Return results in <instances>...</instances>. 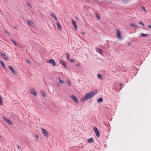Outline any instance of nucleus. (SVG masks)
<instances>
[{
  "label": "nucleus",
  "instance_id": "nucleus-30",
  "mask_svg": "<svg viewBox=\"0 0 151 151\" xmlns=\"http://www.w3.org/2000/svg\"><path fill=\"white\" fill-rule=\"evenodd\" d=\"M103 99L102 98H100L97 100V102H100L103 101Z\"/></svg>",
  "mask_w": 151,
  "mask_h": 151
},
{
  "label": "nucleus",
  "instance_id": "nucleus-6",
  "mask_svg": "<svg viewBox=\"0 0 151 151\" xmlns=\"http://www.w3.org/2000/svg\"><path fill=\"white\" fill-rule=\"evenodd\" d=\"M47 63L51 64L53 66H55L56 65V63L55 60L52 59H50L49 61H47Z\"/></svg>",
  "mask_w": 151,
  "mask_h": 151
},
{
  "label": "nucleus",
  "instance_id": "nucleus-41",
  "mask_svg": "<svg viewBox=\"0 0 151 151\" xmlns=\"http://www.w3.org/2000/svg\"><path fill=\"white\" fill-rule=\"evenodd\" d=\"M17 148H18V149H19V146L17 145Z\"/></svg>",
  "mask_w": 151,
  "mask_h": 151
},
{
  "label": "nucleus",
  "instance_id": "nucleus-21",
  "mask_svg": "<svg viewBox=\"0 0 151 151\" xmlns=\"http://www.w3.org/2000/svg\"><path fill=\"white\" fill-rule=\"evenodd\" d=\"M93 140V139L92 138H91L90 139H88L87 140L88 142L91 143L92 142Z\"/></svg>",
  "mask_w": 151,
  "mask_h": 151
},
{
  "label": "nucleus",
  "instance_id": "nucleus-36",
  "mask_svg": "<svg viewBox=\"0 0 151 151\" xmlns=\"http://www.w3.org/2000/svg\"><path fill=\"white\" fill-rule=\"evenodd\" d=\"M81 33L82 35H83L85 34V33L84 32H81Z\"/></svg>",
  "mask_w": 151,
  "mask_h": 151
},
{
  "label": "nucleus",
  "instance_id": "nucleus-42",
  "mask_svg": "<svg viewBox=\"0 0 151 151\" xmlns=\"http://www.w3.org/2000/svg\"><path fill=\"white\" fill-rule=\"evenodd\" d=\"M1 137V136L0 135V138Z\"/></svg>",
  "mask_w": 151,
  "mask_h": 151
},
{
  "label": "nucleus",
  "instance_id": "nucleus-3",
  "mask_svg": "<svg viewBox=\"0 0 151 151\" xmlns=\"http://www.w3.org/2000/svg\"><path fill=\"white\" fill-rule=\"evenodd\" d=\"M70 97L77 104H78V101L76 96H74L73 94H71L70 95Z\"/></svg>",
  "mask_w": 151,
  "mask_h": 151
},
{
  "label": "nucleus",
  "instance_id": "nucleus-24",
  "mask_svg": "<svg viewBox=\"0 0 151 151\" xmlns=\"http://www.w3.org/2000/svg\"><path fill=\"white\" fill-rule=\"evenodd\" d=\"M3 104L2 98L0 95V105H2Z\"/></svg>",
  "mask_w": 151,
  "mask_h": 151
},
{
  "label": "nucleus",
  "instance_id": "nucleus-29",
  "mask_svg": "<svg viewBox=\"0 0 151 151\" xmlns=\"http://www.w3.org/2000/svg\"><path fill=\"white\" fill-rule=\"evenodd\" d=\"M96 15L97 18L98 19H100V17L99 16V15L98 14H96Z\"/></svg>",
  "mask_w": 151,
  "mask_h": 151
},
{
  "label": "nucleus",
  "instance_id": "nucleus-27",
  "mask_svg": "<svg viewBox=\"0 0 151 151\" xmlns=\"http://www.w3.org/2000/svg\"><path fill=\"white\" fill-rule=\"evenodd\" d=\"M58 78L59 79L60 83L62 84H63L64 83V82L63 81L61 80L59 77Z\"/></svg>",
  "mask_w": 151,
  "mask_h": 151
},
{
  "label": "nucleus",
  "instance_id": "nucleus-39",
  "mask_svg": "<svg viewBox=\"0 0 151 151\" xmlns=\"http://www.w3.org/2000/svg\"><path fill=\"white\" fill-rule=\"evenodd\" d=\"M119 85H120V86H122V85H123V84H122V83H119Z\"/></svg>",
  "mask_w": 151,
  "mask_h": 151
},
{
  "label": "nucleus",
  "instance_id": "nucleus-4",
  "mask_svg": "<svg viewBox=\"0 0 151 151\" xmlns=\"http://www.w3.org/2000/svg\"><path fill=\"white\" fill-rule=\"evenodd\" d=\"M29 91L34 96H37V93L36 90L33 88H31L29 89Z\"/></svg>",
  "mask_w": 151,
  "mask_h": 151
},
{
  "label": "nucleus",
  "instance_id": "nucleus-37",
  "mask_svg": "<svg viewBox=\"0 0 151 151\" xmlns=\"http://www.w3.org/2000/svg\"><path fill=\"white\" fill-rule=\"evenodd\" d=\"M147 27L150 28V29H151V25H147Z\"/></svg>",
  "mask_w": 151,
  "mask_h": 151
},
{
  "label": "nucleus",
  "instance_id": "nucleus-40",
  "mask_svg": "<svg viewBox=\"0 0 151 151\" xmlns=\"http://www.w3.org/2000/svg\"><path fill=\"white\" fill-rule=\"evenodd\" d=\"M76 66H78V67L79 66H80V65L79 64H76Z\"/></svg>",
  "mask_w": 151,
  "mask_h": 151
},
{
  "label": "nucleus",
  "instance_id": "nucleus-22",
  "mask_svg": "<svg viewBox=\"0 0 151 151\" xmlns=\"http://www.w3.org/2000/svg\"><path fill=\"white\" fill-rule=\"evenodd\" d=\"M66 84L69 86H70L71 85V83L70 81L68 80L66 81Z\"/></svg>",
  "mask_w": 151,
  "mask_h": 151
},
{
  "label": "nucleus",
  "instance_id": "nucleus-7",
  "mask_svg": "<svg viewBox=\"0 0 151 151\" xmlns=\"http://www.w3.org/2000/svg\"><path fill=\"white\" fill-rule=\"evenodd\" d=\"M93 130L95 131V132L96 133V136L98 137H99L100 136V134L99 132L98 129L96 127H95L93 128Z\"/></svg>",
  "mask_w": 151,
  "mask_h": 151
},
{
  "label": "nucleus",
  "instance_id": "nucleus-25",
  "mask_svg": "<svg viewBox=\"0 0 151 151\" xmlns=\"http://www.w3.org/2000/svg\"><path fill=\"white\" fill-rule=\"evenodd\" d=\"M138 23L139 24L141 25L142 26H144L145 25L141 21H138Z\"/></svg>",
  "mask_w": 151,
  "mask_h": 151
},
{
  "label": "nucleus",
  "instance_id": "nucleus-10",
  "mask_svg": "<svg viewBox=\"0 0 151 151\" xmlns=\"http://www.w3.org/2000/svg\"><path fill=\"white\" fill-rule=\"evenodd\" d=\"M27 23L29 26L32 27H35L34 24L32 21L28 20Z\"/></svg>",
  "mask_w": 151,
  "mask_h": 151
},
{
  "label": "nucleus",
  "instance_id": "nucleus-16",
  "mask_svg": "<svg viewBox=\"0 0 151 151\" xmlns=\"http://www.w3.org/2000/svg\"><path fill=\"white\" fill-rule=\"evenodd\" d=\"M50 15L56 21H57L58 20V19L55 15L53 13H51L50 14Z\"/></svg>",
  "mask_w": 151,
  "mask_h": 151
},
{
  "label": "nucleus",
  "instance_id": "nucleus-17",
  "mask_svg": "<svg viewBox=\"0 0 151 151\" xmlns=\"http://www.w3.org/2000/svg\"><path fill=\"white\" fill-rule=\"evenodd\" d=\"M56 25L58 27V28L59 30H61L62 28L60 24L58 22H57Z\"/></svg>",
  "mask_w": 151,
  "mask_h": 151
},
{
  "label": "nucleus",
  "instance_id": "nucleus-34",
  "mask_svg": "<svg viewBox=\"0 0 151 151\" xmlns=\"http://www.w3.org/2000/svg\"><path fill=\"white\" fill-rule=\"evenodd\" d=\"M34 135L35 137H36L37 138H39L37 134H35Z\"/></svg>",
  "mask_w": 151,
  "mask_h": 151
},
{
  "label": "nucleus",
  "instance_id": "nucleus-9",
  "mask_svg": "<svg viewBox=\"0 0 151 151\" xmlns=\"http://www.w3.org/2000/svg\"><path fill=\"white\" fill-rule=\"evenodd\" d=\"M3 118L4 120L10 125H12L13 124L12 122L9 119H7L4 116L3 117Z\"/></svg>",
  "mask_w": 151,
  "mask_h": 151
},
{
  "label": "nucleus",
  "instance_id": "nucleus-5",
  "mask_svg": "<svg viewBox=\"0 0 151 151\" xmlns=\"http://www.w3.org/2000/svg\"><path fill=\"white\" fill-rule=\"evenodd\" d=\"M9 69L11 71L12 73L14 74H17V71H15L13 67L11 65L8 66Z\"/></svg>",
  "mask_w": 151,
  "mask_h": 151
},
{
  "label": "nucleus",
  "instance_id": "nucleus-2",
  "mask_svg": "<svg viewBox=\"0 0 151 151\" xmlns=\"http://www.w3.org/2000/svg\"><path fill=\"white\" fill-rule=\"evenodd\" d=\"M116 35L119 39L121 40L122 39V37L121 35V32L119 29L117 28L116 29Z\"/></svg>",
  "mask_w": 151,
  "mask_h": 151
},
{
  "label": "nucleus",
  "instance_id": "nucleus-18",
  "mask_svg": "<svg viewBox=\"0 0 151 151\" xmlns=\"http://www.w3.org/2000/svg\"><path fill=\"white\" fill-rule=\"evenodd\" d=\"M0 63L1 65L3 67V68L5 69L6 68V66L4 62L0 60Z\"/></svg>",
  "mask_w": 151,
  "mask_h": 151
},
{
  "label": "nucleus",
  "instance_id": "nucleus-28",
  "mask_svg": "<svg viewBox=\"0 0 151 151\" xmlns=\"http://www.w3.org/2000/svg\"><path fill=\"white\" fill-rule=\"evenodd\" d=\"M65 55H67V60L68 61L70 59H69L70 57V55L69 54L67 53L65 54Z\"/></svg>",
  "mask_w": 151,
  "mask_h": 151
},
{
  "label": "nucleus",
  "instance_id": "nucleus-12",
  "mask_svg": "<svg viewBox=\"0 0 151 151\" xmlns=\"http://www.w3.org/2000/svg\"><path fill=\"white\" fill-rule=\"evenodd\" d=\"M2 57L5 60H9V58L7 57L4 54H3L2 53H0Z\"/></svg>",
  "mask_w": 151,
  "mask_h": 151
},
{
  "label": "nucleus",
  "instance_id": "nucleus-15",
  "mask_svg": "<svg viewBox=\"0 0 151 151\" xmlns=\"http://www.w3.org/2000/svg\"><path fill=\"white\" fill-rule=\"evenodd\" d=\"M40 93L42 94V95L43 97H46V95L45 91L44 90H42L41 91Z\"/></svg>",
  "mask_w": 151,
  "mask_h": 151
},
{
  "label": "nucleus",
  "instance_id": "nucleus-31",
  "mask_svg": "<svg viewBox=\"0 0 151 151\" xmlns=\"http://www.w3.org/2000/svg\"><path fill=\"white\" fill-rule=\"evenodd\" d=\"M141 8L144 12H146V9L144 6H142Z\"/></svg>",
  "mask_w": 151,
  "mask_h": 151
},
{
  "label": "nucleus",
  "instance_id": "nucleus-33",
  "mask_svg": "<svg viewBox=\"0 0 151 151\" xmlns=\"http://www.w3.org/2000/svg\"><path fill=\"white\" fill-rule=\"evenodd\" d=\"M68 61H69V62H71V63H74V60H73V59H70Z\"/></svg>",
  "mask_w": 151,
  "mask_h": 151
},
{
  "label": "nucleus",
  "instance_id": "nucleus-8",
  "mask_svg": "<svg viewBox=\"0 0 151 151\" xmlns=\"http://www.w3.org/2000/svg\"><path fill=\"white\" fill-rule=\"evenodd\" d=\"M42 132L44 134V136L47 137H48V132L46 131L45 129L43 128H41V129Z\"/></svg>",
  "mask_w": 151,
  "mask_h": 151
},
{
  "label": "nucleus",
  "instance_id": "nucleus-11",
  "mask_svg": "<svg viewBox=\"0 0 151 151\" xmlns=\"http://www.w3.org/2000/svg\"><path fill=\"white\" fill-rule=\"evenodd\" d=\"M72 24L74 26V28L76 30L77 29V26L76 24V22L73 19L72 20Z\"/></svg>",
  "mask_w": 151,
  "mask_h": 151
},
{
  "label": "nucleus",
  "instance_id": "nucleus-35",
  "mask_svg": "<svg viewBox=\"0 0 151 151\" xmlns=\"http://www.w3.org/2000/svg\"><path fill=\"white\" fill-rule=\"evenodd\" d=\"M27 6H28L29 7H30V8H32V7L31 6L30 4L29 3H27Z\"/></svg>",
  "mask_w": 151,
  "mask_h": 151
},
{
  "label": "nucleus",
  "instance_id": "nucleus-19",
  "mask_svg": "<svg viewBox=\"0 0 151 151\" xmlns=\"http://www.w3.org/2000/svg\"><path fill=\"white\" fill-rule=\"evenodd\" d=\"M129 25L131 27H133L135 28H137V26L133 23H131Z\"/></svg>",
  "mask_w": 151,
  "mask_h": 151
},
{
  "label": "nucleus",
  "instance_id": "nucleus-1",
  "mask_svg": "<svg viewBox=\"0 0 151 151\" xmlns=\"http://www.w3.org/2000/svg\"><path fill=\"white\" fill-rule=\"evenodd\" d=\"M97 92V91L94 90L86 94L84 97L81 99V101L83 102L88 99H89L93 97L96 94Z\"/></svg>",
  "mask_w": 151,
  "mask_h": 151
},
{
  "label": "nucleus",
  "instance_id": "nucleus-38",
  "mask_svg": "<svg viewBox=\"0 0 151 151\" xmlns=\"http://www.w3.org/2000/svg\"><path fill=\"white\" fill-rule=\"evenodd\" d=\"M5 33L6 34H9V33L6 30H5Z\"/></svg>",
  "mask_w": 151,
  "mask_h": 151
},
{
  "label": "nucleus",
  "instance_id": "nucleus-23",
  "mask_svg": "<svg viewBox=\"0 0 151 151\" xmlns=\"http://www.w3.org/2000/svg\"><path fill=\"white\" fill-rule=\"evenodd\" d=\"M140 34L143 37H147L148 36V34H144L143 33H141Z\"/></svg>",
  "mask_w": 151,
  "mask_h": 151
},
{
  "label": "nucleus",
  "instance_id": "nucleus-14",
  "mask_svg": "<svg viewBox=\"0 0 151 151\" xmlns=\"http://www.w3.org/2000/svg\"><path fill=\"white\" fill-rule=\"evenodd\" d=\"M96 50L97 52L100 54H101L103 52V51L102 50L99 48H96Z\"/></svg>",
  "mask_w": 151,
  "mask_h": 151
},
{
  "label": "nucleus",
  "instance_id": "nucleus-13",
  "mask_svg": "<svg viewBox=\"0 0 151 151\" xmlns=\"http://www.w3.org/2000/svg\"><path fill=\"white\" fill-rule=\"evenodd\" d=\"M60 63L62 64L65 68H67L68 66L67 65L66 63L64 62L63 60H60Z\"/></svg>",
  "mask_w": 151,
  "mask_h": 151
},
{
  "label": "nucleus",
  "instance_id": "nucleus-26",
  "mask_svg": "<svg viewBox=\"0 0 151 151\" xmlns=\"http://www.w3.org/2000/svg\"><path fill=\"white\" fill-rule=\"evenodd\" d=\"M97 77L99 79H102V76L100 74H99L97 75Z\"/></svg>",
  "mask_w": 151,
  "mask_h": 151
},
{
  "label": "nucleus",
  "instance_id": "nucleus-20",
  "mask_svg": "<svg viewBox=\"0 0 151 151\" xmlns=\"http://www.w3.org/2000/svg\"><path fill=\"white\" fill-rule=\"evenodd\" d=\"M11 41L14 43L15 46H17L18 44L16 43L15 41L13 39H11L10 40Z\"/></svg>",
  "mask_w": 151,
  "mask_h": 151
},
{
  "label": "nucleus",
  "instance_id": "nucleus-32",
  "mask_svg": "<svg viewBox=\"0 0 151 151\" xmlns=\"http://www.w3.org/2000/svg\"><path fill=\"white\" fill-rule=\"evenodd\" d=\"M26 61L28 63L31 64V62L28 59H27L26 60Z\"/></svg>",
  "mask_w": 151,
  "mask_h": 151
}]
</instances>
